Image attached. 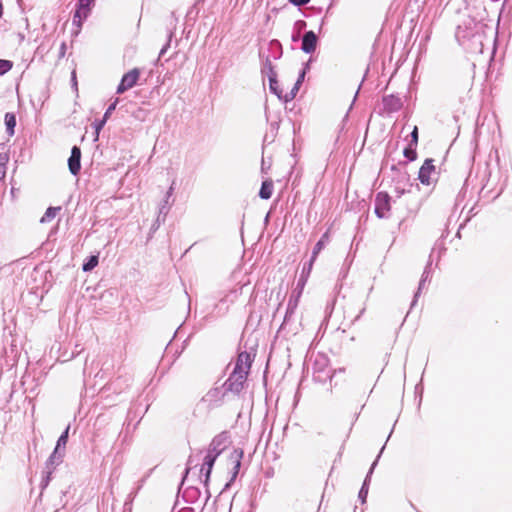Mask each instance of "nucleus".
Instances as JSON below:
<instances>
[{"label":"nucleus","instance_id":"obj_25","mask_svg":"<svg viewBox=\"0 0 512 512\" xmlns=\"http://www.w3.org/2000/svg\"><path fill=\"white\" fill-rule=\"evenodd\" d=\"M246 286L247 284H243L240 289L243 290Z\"/></svg>","mask_w":512,"mask_h":512},{"label":"nucleus","instance_id":"obj_1","mask_svg":"<svg viewBox=\"0 0 512 512\" xmlns=\"http://www.w3.org/2000/svg\"><path fill=\"white\" fill-rule=\"evenodd\" d=\"M252 364L251 356L248 352H241L236 360L235 368L227 380V386L230 391L239 393L247 380Z\"/></svg>","mask_w":512,"mask_h":512},{"label":"nucleus","instance_id":"obj_21","mask_svg":"<svg viewBox=\"0 0 512 512\" xmlns=\"http://www.w3.org/2000/svg\"><path fill=\"white\" fill-rule=\"evenodd\" d=\"M8 160H9V157L7 154L0 153V165L6 166Z\"/></svg>","mask_w":512,"mask_h":512},{"label":"nucleus","instance_id":"obj_14","mask_svg":"<svg viewBox=\"0 0 512 512\" xmlns=\"http://www.w3.org/2000/svg\"><path fill=\"white\" fill-rule=\"evenodd\" d=\"M98 265V256L97 255H93L91 256L87 262H85L83 264V270L85 272H88V271H91L92 269H94L96 266Z\"/></svg>","mask_w":512,"mask_h":512},{"label":"nucleus","instance_id":"obj_8","mask_svg":"<svg viewBox=\"0 0 512 512\" xmlns=\"http://www.w3.org/2000/svg\"><path fill=\"white\" fill-rule=\"evenodd\" d=\"M81 150L78 146H74L68 159L69 171L73 175H77L81 169Z\"/></svg>","mask_w":512,"mask_h":512},{"label":"nucleus","instance_id":"obj_19","mask_svg":"<svg viewBox=\"0 0 512 512\" xmlns=\"http://www.w3.org/2000/svg\"><path fill=\"white\" fill-rule=\"evenodd\" d=\"M411 146L416 147L418 144V127L414 126L413 131L411 132Z\"/></svg>","mask_w":512,"mask_h":512},{"label":"nucleus","instance_id":"obj_15","mask_svg":"<svg viewBox=\"0 0 512 512\" xmlns=\"http://www.w3.org/2000/svg\"><path fill=\"white\" fill-rule=\"evenodd\" d=\"M60 210L59 207H49L44 216L42 217L41 219V222H47V221H50L52 220L55 216H56V213Z\"/></svg>","mask_w":512,"mask_h":512},{"label":"nucleus","instance_id":"obj_4","mask_svg":"<svg viewBox=\"0 0 512 512\" xmlns=\"http://www.w3.org/2000/svg\"><path fill=\"white\" fill-rule=\"evenodd\" d=\"M140 74L141 72L140 69L138 68H133L127 73H125L121 79L120 84L117 87V93L122 94L128 89L133 88L138 82Z\"/></svg>","mask_w":512,"mask_h":512},{"label":"nucleus","instance_id":"obj_20","mask_svg":"<svg viewBox=\"0 0 512 512\" xmlns=\"http://www.w3.org/2000/svg\"><path fill=\"white\" fill-rule=\"evenodd\" d=\"M294 6H302L310 2V0H289Z\"/></svg>","mask_w":512,"mask_h":512},{"label":"nucleus","instance_id":"obj_11","mask_svg":"<svg viewBox=\"0 0 512 512\" xmlns=\"http://www.w3.org/2000/svg\"><path fill=\"white\" fill-rule=\"evenodd\" d=\"M329 241V233L328 232H325L323 234V236L321 237V239L316 243L314 249H313V252H312V257H311V260H310V263H309V269L312 268V265L314 263V261L316 260L318 254L321 252V250L324 248L325 244Z\"/></svg>","mask_w":512,"mask_h":512},{"label":"nucleus","instance_id":"obj_9","mask_svg":"<svg viewBox=\"0 0 512 512\" xmlns=\"http://www.w3.org/2000/svg\"><path fill=\"white\" fill-rule=\"evenodd\" d=\"M317 46V36L313 31H308L302 39V50L306 53H312Z\"/></svg>","mask_w":512,"mask_h":512},{"label":"nucleus","instance_id":"obj_17","mask_svg":"<svg viewBox=\"0 0 512 512\" xmlns=\"http://www.w3.org/2000/svg\"><path fill=\"white\" fill-rule=\"evenodd\" d=\"M68 432H69V427L66 428V430L64 431V433L59 437L58 441H57V446L55 448V452L58 451V449L63 446L65 447V445L67 444V441H68Z\"/></svg>","mask_w":512,"mask_h":512},{"label":"nucleus","instance_id":"obj_23","mask_svg":"<svg viewBox=\"0 0 512 512\" xmlns=\"http://www.w3.org/2000/svg\"><path fill=\"white\" fill-rule=\"evenodd\" d=\"M72 81L75 89H77V80H76V72L75 70L72 72Z\"/></svg>","mask_w":512,"mask_h":512},{"label":"nucleus","instance_id":"obj_2","mask_svg":"<svg viewBox=\"0 0 512 512\" xmlns=\"http://www.w3.org/2000/svg\"><path fill=\"white\" fill-rule=\"evenodd\" d=\"M304 77V72L300 75L298 80L293 84L291 90L289 92H284L283 84H281L276 77V73L272 72L269 76V87L272 93H274L279 99L284 102H289L293 100L300 88L302 83V79Z\"/></svg>","mask_w":512,"mask_h":512},{"label":"nucleus","instance_id":"obj_6","mask_svg":"<svg viewBox=\"0 0 512 512\" xmlns=\"http://www.w3.org/2000/svg\"><path fill=\"white\" fill-rule=\"evenodd\" d=\"M433 162V159H426L420 167L418 179L424 185H430L433 176L436 174V167Z\"/></svg>","mask_w":512,"mask_h":512},{"label":"nucleus","instance_id":"obj_24","mask_svg":"<svg viewBox=\"0 0 512 512\" xmlns=\"http://www.w3.org/2000/svg\"><path fill=\"white\" fill-rule=\"evenodd\" d=\"M114 108H115V104L111 105V106L108 108L107 112L105 113V117H106V116L108 115V113H109L110 111H112Z\"/></svg>","mask_w":512,"mask_h":512},{"label":"nucleus","instance_id":"obj_12","mask_svg":"<svg viewBox=\"0 0 512 512\" xmlns=\"http://www.w3.org/2000/svg\"><path fill=\"white\" fill-rule=\"evenodd\" d=\"M273 188H274V185H273V181L271 179L263 181L260 191H259V196L262 199L271 198V196L273 194Z\"/></svg>","mask_w":512,"mask_h":512},{"label":"nucleus","instance_id":"obj_3","mask_svg":"<svg viewBox=\"0 0 512 512\" xmlns=\"http://www.w3.org/2000/svg\"><path fill=\"white\" fill-rule=\"evenodd\" d=\"M225 439H226V436H224V435H219V436L215 437L212 440V442L209 446L208 452L204 458V462H203V465H202L200 471L203 472L205 470V484L206 485L209 482L213 465H214L218 455L220 454V451H221L220 446L222 444V441Z\"/></svg>","mask_w":512,"mask_h":512},{"label":"nucleus","instance_id":"obj_18","mask_svg":"<svg viewBox=\"0 0 512 512\" xmlns=\"http://www.w3.org/2000/svg\"><path fill=\"white\" fill-rule=\"evenodd\" d=\"M13 67V63L9 60H0V75L5 74Z\"/></svg>","mask_w":512,"mask_h":512},{"label":"nucleus","instance_id":"obj_5","mask_svg":"<svg viewBox=\"0 0 512 512\" xmlns=\"http://www.w3.org/2000/svg\"><path fill=\"white\" fill-rule=\"evenodd\" d=\"M94 0H78L77 10L73 16V23L81 27L82 22L88 17Z\"/></svg>","mask_w":512,"mask_h":512},{"label":"nucleus","instance_id":"obj_10","mask_svg":"<svg viewBox=\"0 0 512 512\" xmlns=\"http://www.w3.org/2000/svg\"><path fill=\"white\" fill-rule=\"evenodd\" d=\"M243 456V451L240 449H233L229 454V462L232 466V478L234 479L240 469L241 466V459Z\"/></svg>","mask_w":512,"mask_h":512},{"label":"nucleus","instance_id":"obj_16","mask_svg":"<svg viewBox=\"0 0 512 512\" xmlns=\"http://www.w3.org/2000/svg\"><path fill=\"white\" fill-rule=\"evenodd\" d=\"M403 153L404 156L410 161H414L417 158L416 147L411 146V144H409V146L404 149Z\"/></svg>","mask_w":512,"mask_h":512},{"label":"nucleus","instance_id":"obj_13","mask_svg":"<svg viewBox=\"0 0 512 512\" xmlns=\"http://www.w3.org/2000/svg\"><path fill=\"white\" fill-rule=\"evenodd\" d=\"M5 124L10 135H13L16 126V117L13 113L5 114Z\"/></svg>","mask_w":512,"mask_h":512},{"label":"nucleus","instance_id":"obj_7","mask_svg":"<svg viewBox=\"0 0 512 512\" xmlns=\"http://www.w3.org/2000/svg\"><path fill=\"white\" fill-rule=\"evenodd\" d=\"M390 196L386 192H379L375 199V213L379 218H383L390 211Z\"/></svg>","mask_w":512,"mask_h":512},{"label":"nucleus","instance_id":"obj_22","mask_svg":"<svg viewBox=\"0 0 512 512\" xmlns=\"http://www.w3.org/2000/svg\"><path fill=\"white\" fill-rule=\"evenodd\" d=\"M6 175V166L0 165V180H3Z\"/></svg>","mask_w":512,"mask_h":512}]
</instances>
